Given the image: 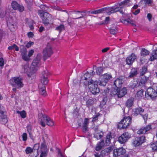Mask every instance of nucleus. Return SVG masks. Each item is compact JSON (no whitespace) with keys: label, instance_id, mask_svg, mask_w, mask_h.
I'll list each match as a JSON object with an SVG mask.
<instances>
[{"label":"nucleus","instance_id":"f257e3e1","mask_svg":"<svg viewBox=\"0 0 157 157\" xmlns=\"http://www.w3.org/2000/svg\"><path fill=\"white\" fill-rule=\"evenodd\" d=\"M129 2V0H125L119 4V7H117L113 6L111 7H106L92 11L90 12L91 14H97L106 12L108 15H110L112 13H115L117 12H119L123 14L124 13L123 10H122V8L124 6H128V4Z\"/></svg>","mask_w":157,"mask_h":157},{"label":"nucleus","instance_id":"f03ea898","mask_svg":"<svg viewBox=\"0 0 157 157\" xmlns=\"http://www.w3.org/2000/svg\"><path fill=\"white\" fill-rule=\"evenodd\" d=\"M41 58V54L40 53L38 54L36 58L33 61L30 68V72L29 73L27 74L28 76L31 77L32 75H35L38 68L40 65Z\"/></svg>","mask_w":157,"mask_h":157},{"label":"nucleus","instance_id":"7ed1b4c3","mask_svg":"<svg viewBox=\"0 0 157 157\" xmlns=\"http://www.w3.org/2000/svg\"><path fill=\"white\" fill-rule=\"evenodd\" d=\"M132 118L130 116H125L121 121L117 124V128L119 129H126L131 124Z\"/></svg>","mask_w":157,"mask_h":157},{"label":"nucleus","instance_id":"20e7f679","mask_svg":"<svg viewBox=\"0 0 157 157\" xmlns=\"http://www.w3.org/2000/svg\"><path fill=\"white\" fill-rule=\"evenodd\" d=\"M40 115L41 116L40 119V124L42 126L45 127L46 124L50 126H52L54 125V123L53 120L49 116L42 113H40Z\"/></svg>","mask_w":157,"mask_h":157},{"label":"nucleus","instance_id":"39448f33","mask_svg":"<svg viewBox=\"0 0 157 157\" xmlns=\"http://www.w3.org/2000/svg\"><path fill=\"white\" fill-rule=\"evenodd\" d=\"M23 79L19 77H14L10 80L11 84L13 86H17V88L22 87L24 86Z\"/></svg>","mask_w":157,"mask_h":157},{"label":"nucleus","instance_id":"423d86ee","mask_svg":"<svg viewBox=\"0 0 157 157\" xmlns=\"http://www.w3.org/2000/svg\"><path fill=\"white\" fill-rule=\"evenodd\" d=\"M98 83L97 81H94L92 80L88 83V87L89 90L93 94H96L100 92L99 89L98 88Z\"/></svg>","mask_w":157,"mask_h":157},{"label":"nucleus","instance_id":"0eeeda50","mask_svg":"<svg viewBox=\"0 0 157 157\" xmlns=\"http://www.w3.org/2000/svg\"><path fill=\"white\" fill-rule=\"evenodd\" d=\"M53 52L52 47L50 44L48 43L46 47L43 51V57L45 61L47 59L50 57Z\"/></svg>","mask_w":157,"mask_h":157},{"label":"nucleus","instance_id":"6e6552de","mask_svg":"<svg viewBox=\"0 0 157 157\" xmlns=\"http://www.w3.org/2000/svg\"><path fill=\"white\" fill-rule=\"evenodd\" d=\"M112 76L111 74L107 73L102 75L99 78V85L101 86H105L108 82L111 79Z\"/></svg>","mask_w":157,"mask_h":157},{"label":"nucleus","instance_id":"1a4fd4ad","mask_svg":"<svg viewBox=\"0 0 157 157\" xmlns=\"http://www.w3.org/2000/svg\"><path fill=\"white\" fill-rule=\"evenodd\" d=\"M42 23L45 26H47L48 24L53 23V18L52 15L48 13H45V15L42 17Z\"/></svg>","mask_w":157,"mask_h":157},{"label":"nucleus","instance_id":"9d476101","mask_svg":"<svg viewBox=\"0 0 157 157\" xmlns=\"http://www.w3.org/2000/svg\"><path fill=\"white\" fill-rule=\"evenodd\" d=\"M126 153V150L123 147L114 149L113 151V156L115 157L121 156V157H128L127 154L124 155Z\"/></svg>","mask_w":157,"mask_h":157},{"label":"nucleus","instance_id":"9b49d317","mask_svg":"<svg viewBox=\"0 0 157 157\" xmlns=\"http://www.w3.org/2000/svg\"><path fill=\"white\" fill-rule=\"evenodd\" d=\"M131 137V135L130 133L125 132L119 137L118 141L121 144H124Z\"/></svg>","mask_w":157,"mask_h":157},{"label":"nucleus","instance_id":"f8f14e48","mask_svg":"<svg viewBox=\"0 0 157 157\" xmlns=\"http://www.w3.org/2000/svg\"><path fill=\"white\" fill-rule=\"evenodd\" d=\"M152 126L151 124H149L143 127L137 131V133L139 135L147 134L151 131Z\"/></svg>","mask_w":157,"mask_h":157},{"label":"nucleus","instance_id":"ddd939ff","mask_svg":"<svg viewBox=\"0 0 157 157\" xmlns=\"http://www.w3.org/2000/svg\"><path fill=\"white\" fill-rule=\"evenodd\" d=\"M51 74L48 71H44L42 73V77L41 80L42 83L47 85L48 82V78L50 77Z\"/></svg>","mask_w":157,"mask_h":157},{"label":"nucleus","instance_id":"4468645a","mask_svg":"<svg viewBox=\"0 0 157 157\" xmlns=\"http://www.w3.org/2000/svg\"><path fill=\"white\" fill-rule=\"evenodd\" d=\"M3 106L0 105V122L2 124H6L7 121L6 113L4 111Z\"/></svg>","mask_w":157,"mask_h":157},{"label":"nucleus","instance_id":"2eb2a0df","mask_svg":"<svg viewBox=\"0 0 157 157\" xmlns=\"http://www.w3.org/2000/svg\"><path fill=\"white\" fill-rule=\"evenodd\" d=\"M144 136L137 137L133 140L132 144L136 147L139 146L145 141Z\"/></svg>","mask_w":157,"mask_h":157},{"label":"nucleus","instance_id":"dca6fc26","mask_svg":"<svg viewBox=\"0 0 157 157\" xmlns=\"http://www.w3.org/2000/svg\"><path fill=\"white\" fill-rule=\"evenodd\" d=\"M82 12L79 11H75L74 14L75 15V18H69L67 20L68 24L71 25L74 24V21H72L73 19H78L81 18L83 17Z\"/></svg>","mask_w":157,"mask_h":157},{"label":"nucleus","instance_id":"f3484780","mask_svg":"<svg viewBox=\"0 0 157 157\" xmlns=\"http://www.w3.org/2000/svg\"><path fill=\"white\" fill-rule=\"evenodd\" d=\"M153 98L157 96V94L155 88L154 89L150 87L148 88L145 93V95Z\"/></svg>","mask_w":157,"mask_h":157},{"label":"nucleus","instance_id":"a211bd4d","mask_svg":"<svg viewBox=\"0 0 157 157\" xmlns=\"http://www.w3.org/2000/svg\"><path fill=\"white\" fill-rule=\"evenodd\" d=\"M136 59V56L134 53H132L127 57L126 59V64L129 65H132Z\"/></svg>","mask_w":157,"mask_h":157},{"label":"nucleus","instance_id":"6ab92c4d","mask_svg":"<svg viewBox=\"0 0 157 157\" xmlns=\"http://www.w3.org/2000/svg\"><path fill=\"white\" fill-rule=\"evenodd\" d=\"M12 7L14 10H17L20 12H23L24 10V7L19 5L16 1H13L11 3Z\"/></svg>","mask_w":157,"mask_h":157},{"label":"nucleus","instance_id":"aec40b11","mask_svg":"<svg viewBox=\"0 0 157 157\" xmlns=\"http://www.w3.org/2000/svg\"><path fill=\"white\" fill-rule=\"evenodd\" d=\"M22 46L23 48L21 49V53L22 59L25 61H29L30 59L27 56V51L24 46Z\"/></svg>","mask_w":157,"mask_h":157},{"label":"nucleus","instance_id":"412c9836","mask_svg":"<svg viewBox=\"0 0 157 157\" xmlns=\"http://www.w3.org/2000/svg\"><path fill=\"white\" fill-rule=\"evenodd\" d=\"M40 149V157H46L48 149H47V146L44 143H43L41 144Z\"/></svg>","mask_w":157,"mask_h":157},{"label":"nucleus","instance_id":"4be33fe9","mask_svg":"<svg viewBox=\"0 0 157 157\" xmlns=\"http://www.w3.org/2000/svg\"><path fill=\"white\" fill-rule=\"evenodd\" d=\"M89 123V119L88 118H86L84 119L82 126V132L85 133L88 130V126Z\"/></svg>","mask_w":157,"mask_h":157},{"label":"nucleus","instance_id":"5701e85b","mask_svg":"<svg viewBox=\"0 0 157 157\" xmlns=\"http://www.w3.org/2000/svg\"><path fill=\"white\" fill-rule=\"evenodd\" d=\"M118 97L121 98L123 97L127 93V89L125 87L120 89L118 88Z\"/></svg>","mask_w":157,"mask_h":157},{"label":"nucleus","instance_id":"b1692460","mask_svg":"<svg viewBox=\"0 0 157 157\" xmlns=\"http://www.w3.org/2000/svg\"><path fill=\"white\" fill-rule=\"evenodd\" d=\"M45 85L40 84L39 86L40 93L42 95L45 97L47 95V93L45 90Z\"/></svg>","mask_w":157,"mask_h":157},{"label":"nucleus","instance_id":"393cba45","mask_svg":"<svg viewBox=\"0 0 157 157\" xmlns=\"http://www.w3.org/2000/svg\"><path fill=\"white\" fill-rule=\"evenodd\" d=\"M157 59V49L154 50L150 55V57L149 60L153 61Z\"/></svg>","mask_w":157,"mask_h":157},{"label":"nucleus","instance_id":"a878e982","mask_svg":"<svg viewBox=\"0 0 157 157\" xmlns=\"http://www.w3.org/2000/svg\"><path fill=\"white\" fill-rule=\"evenodd\" d=\"M7 26L11 31H14L17 28L16 23L15 22H9L7 23Z\"/></svg>","mask_w":157,"mask_h":157},{"label":"nucleus","instance_id":"bb28decb","mask_svg":"<svg viewBox=\"0 0 157 157\" xmlns=\"http://www.w3.org/2000/svg\"><path fill=\"white\" fill-rule=\"evenodd\" d=\"M138 74V71L135 68H132L130 73V75L128 77V78H132L136 76Z\"/></svg>","mask_w":157,"mask_h":157},{"label":"nucleus","instance_id":"cd10ccee","mask_svg":"<svg viewBox=\"0 0 157 157\" xmlns=\"http://www.w3.org/2000/svg\"><path fill=\"white\" fill-rule=\"evenodd\" d=\"M118 28L115 25H113L109 28V32L111 34L115 35L117 32Z\"/></svg>","mask_w":157,"mask_h":157},{"label":"nucleus","instance_id":"c85d7f7f","mask_svg":"<svg viewBox=\"0 0 157 157\" xmlns=\"http://www.w3.org/2000/svg\"><path fill=\"white\" fill-rule=\"evenodd\" d=\"M144 111V109L140 107L137 108L133 109V112L134 113V115L136 116L139 114L142 115V113Z\"/></svg>","mask_w":157,"mask_h":157},{"label":"nucleus","instance_id":"c756f323","mask_svg":"<svg viewBox=\"0 0 157 157\" xmlns=\"http://www.w3.org/2000/svg\"><path fill=\"white\" fill-rule=\"evenodd\" d=\"M134 98L131 97L129 98L126 101L125 105L128 108H130L133 105L134 103Z\"/></svg>","mask_w":157,"mask_h":157},{"label":"nucleus","instance_id":"7c9ffc66","mask_svg":"<svg viewBox=\"0 0 157 157\" xmlns=\"http://www.w3.org/2000/svg\"><path fill=\"white\" fill-rule=\"evenodd\" d=\"M122 84V80L121 79L117 78L114 82L113 85L117 88H119L121 86Z\"/></svg>","mask_w":157,"mask_h":157},{"label":"nucleus","instance_id":"2f4dec72","mask_svg":"<svg viewBox=\"0 0 157 157\" xmlns=\"http://www.w3.org/2000/svg\"><path fill=\"white\" fill-rule=\"evenodd\" d=\"M104 145V141L102 140L101 142H98L97 144L95 147V150L99 151L101 150Z\"/></svg>","mask_w":157,"mask_h":157},{"label":"nucleus","instance_id":"473e14b6","mask_svg":"<svg viewBox=\"0 0 157 157\" xmlns=\"http://www.w3.org/2000/svg\"><path fill=\"white\" fill-rule=\"evenodd\" d=\"M113 139L111 133H109L106 136L105 143L107 145H109L111 143V141Z\"/></svg>","mask_w":157,"mask_h":157},{"label":"nucleus","instance_id":"72a5a7b5","mask_svg":"<svg viewBox=\"0 0 157 157\" xmlns=\"http://www.w3.org/2000/svg\"><path fill=\"white\" fill-rule=\"evenodd\" d=\"M94 101L92 99H89L86 102V106L89 108L92 107L94 104Z\"/></svg>","mask_w":157,"mask_h":157},{"label":"nucleus","instance_id":"f704fd0d","mask_svg":"<svg viewBox=\"0 0 157 157\" xmlns=\"http://www.w3.org/2000/svg\"><path fill=\"white\" fill-rule=\"evenodd\" d=\"M141 53V56H145L149 55L150 52L146 49L143 48L142 49Z\"/></svg>","mask_w":157,"mask_h":157},{"label":"nucleus","instance_id":"c9c22d12","mask_svg":"<svg viewBox=\"0 0 157 157\" xmlns=\"http://www.w3.org/2000/svg\"><path fill=\"white\" fill-rule=\"evenodd\" d=\"M148 79V77L144 76L141 77L140 83H141L142 85H144L147 83Z\"/></svg>","mask_w":157,"mask_h":157},{"label":"nucleus","instance_id":"e433bc0d","mask_svg":"<svg viewBox=\"0 0 157 157\" xmlns=\"http://www.w3.org/2000/svg\"><path fill=\"white\" fill-rule=\"evenodd\" d=\"M65 29L64 26L63 24H61L60 25L57 26L55 29L56 30L59 32L60 33L62 31Z\"/></svg>","mask_w":157,"mask_h":157},{"label":"nucleus","instance_id":"4c0bfd02","mask_svg":"<svg viewBox=\"0 0 157 157\" xmlns=\"http://www.w3.org/2000/svg\"><path fill=\"white\" fill-rule=\"evenodd\" d=\"M103 133L101 131L100 132H97L94 133V136L98 139H100L102 138Z\"/></svg>","mask_w":157,"mask_h":157},{"label":"nucleus","instance_id":"58836bf2","mask_svg":"<svg viewBox=\"0 0 157 157\" xmlns=\"http://www.w3.org/2000/svg\"><path fill=\"white\" fill-rule=\"evenodd\" d=\"M14 49L16 51H18L19 50V48L15 44H14L12 46H10L8 47V49L10 50H11Z\"/></svg>","mask_w":157,"mask_h":157},{"label":"nucleus","instance_id":"ea45409f","mask_svg":"<svg viewBox=\"0 0 157 157\" xmlns=\"http://www.w3.org/2000/svg\"><path fill=\"white\" fill-rule=\"evenodd\" d=\"M147 72V68L146 67L144 66L142 67L140 72L141 76H143Z\"/></svg>","mask_w":157,"mask_h":157},{"label":"nucleus","instance_id":"a19ab883","mask_svg":"<svg viewBox=\"0 0 157 157\" xmlns=\"http://www.w3.org/2000/svg\"><path fill=\"white\" fill-rule=\"evenodd\" d=\"M17 113L20 114L21 117L23 118H24L26 117V113L25 111L24 110L22 111H17Z\"/></svg>","mask_w":157,"mask_h":157},{"label":"nucleus","instance_id":"79ce46f5","mask_svg":"<svg viewBox=\"0 0 157 157\" xmlns=\"http://www.w3.org/2000/svg\"><path fill=\"white\" fill-rule=\"evenodd\" d=\"M144 90H141L138 91L136 94V96L139 98H141L143 95Z\"/></svg>","mask_w":157,"mask_h":157},{"label":"nucleus","instance_id":"37998d69","mask_svg":"<svg viewBox=\"0 0 157 157\" xmlns=\"http://www.w3.org/2000/svg\"><path fill=\"white\" fill-rule=\"evenodd\" d=\"M45 13L44 12V11L42 10H38V15L40 16V18L42 19V17L45 16Z\"/></svg>","mask_w":157,"mask_h":157},{"label":"nucleus","instance_id":"c03bdc74","mask_svg":"<svg viewBox=\"0 0 157 157\" xmlns=\"http://www.w3.org/2000/svg\"><path fill=\"white\" fill-rule=\"evenodd\" d=\"M84 80L85 81H89L91 76L88 73V71H87V73L84 74Z\"/></svg>","mask_w":157,"mask_h":157},{"label":"nucleus","instance_id":"a18cd8bd","mask_svg":"<svg viewBox=\"0 0 157 157\" xmlns=\"http://www.w3.org/2000/svg\"><path fill=\"white\" fill-rule=\"evenodd\" d=\"M26 153L28 154L29 153H31L33 152V149L30 147H27L25 149Z\"/></svg>","mask_w":157,"mask_h":157},{"label":"nucleus","instance_id":"49530a36","mask_svg":"<svg viewBox=\"0 0 157 157\" xmlns=\"http://www.w3.org/2000/svg\"><path fill=\"white\" fill-rule=\"evenodd\" d=\"M103 71V69L102 67H98L96 70V73L98 75H101Z\"/></svg>","mask_w":157,"mask_h":157},{"label":"nucleus","instance_id":"de8ad7c7","mask_svg":"<svg viewBox=\"0 0 157 157\" xmlns=\"http://www.w3.org/2000/svg\"><path fill=\"white\" fill-rule=\"evenodd\" d=\"M151 147L153 151H157V140L155 144H153L151 145Z\"/></svg>","mask_w":157,"mask_h":157},{"label":"nucleus","instance_id":"09e8293b","mask_svg":"<svg viewBox=\"0 0 157 157\" xmlns=\"http://www.w3.org/2000/svg\"><path fill=\"white\" fill-rule=\"evenodd\" d=\"M57 157H66L65 155H63L61 152L60 149H57Z\"/></svg>","mask_w":157,"mask_h":157},{"label":"nucleus","instance_id":"8fccbe9b","mask_svg":"<svg viewBox=\"0 0 157 157\" xmlns=\"http://www.w3.org/2000/svg\"><path fill=\"white\" fill-rule=\"evenodd\" d=\"M146 4H147L149 6H151L153 2L152 0H143Z\"/></svg>","mask_w":157,"mask_h":157},{"label":"nucleus","instance_id":"3c124183","mask_svg":"<svg viewBox=\"0 0 157 157\" xmlns=\"http://www.w3.org/2000/svg\"><path fill=\"white\" fill-rule=\"evenodd\" d=\"M130 20V19H122L121 20V21L125 25H128L129 24Z\"/></svg>","mask_w":157,"mask_h":157},{"label":"nucleus","instance_id":"603ef678","mask_svg":"<svg viewBox=\"0 0 157 157\" xmlns=\"http://www.w3.org/2000/svg\"><path fill=\"white\" fill-rule=\"evenodd\" d=\"M118 88L117 89H113L111 91V95L112 96L117 95L118 96Z\"/></svg>","mask_w":157,"mask_h":157},{"label":"nucleus","instance_id":"864d4df0","mask_svg":"<svg viewBox=\"0 0 157 157\" xmlns=\"http://www.w3.org/2000/svg\"><path fill=\"white\" fill-rule=\"evenodd\" d=\"M113 150V147H109L108 148H106L105 149V151H101V152L102 153L103 151L104 152L105 151L107 153H109L111 151H112Z\"/></svg>","mask_w":157,"mask_h":157},{"label":"nucleus","instance_id":"5fc2aeb1","mask_svg":"<svg viewBox=\"0 0 157 157\" xmlns=\"http://www.w3.org/2000/svg\"><path fill=\"white\" fill-rule=\"evenodd\" d=\"M110 21V17H107L105 18L104 21V22L102 23V24L107 25L109 23Z\"/></svg>","mask_w":157,"mask_h":157},{"label":"nucleus","instance_id":"6e6d98bb","mask_svg":"<svg viewBox=\"0 0 157 157\" xmlns=\"http://www.w3.org/2000/svg\"><path fill=\"white\" fill-rule=\"evenodd\" d=\"M27 130L28 132L29 135H31V130H32V127L30 125H28L27 126Z\"/></svg>","mask_w":157,"mask_h":157},{"label":"nucleus","instance_id":"4d7b16f0","mask_svg":"<svg viewBox=\"0 0 157 157\" xmlns=\"http://www.w3.org/2000/svg\"><path fill=\"white\" fill-rule=\"evenodd\" d=\"M143 119L144 120V123L145 124L147 123V121L148 119V114L147 113L145 114L144 115H142Z\"/></svg>","mask_w":157,"mask_h":157},{"label":"nucleus","instance_id":"13d9d810","mask_svg":"<svg viewBox=\"0 0 157 157\" xmlns=\"http://www.w3.org/2000/svg\"><path fill=\"white\" fill-rule=\"evenodd\" d=\"M22 140L24 141H26L27 139V135L26 133H24L22 135Z\"/></svg>","mask_w":157,"mask_h":157},{"label":"nucleus","instance_id":"bf43d9fd","mask_svg":"<svg viewBox=\"0 0 157 157\" xmlns=\"http://www.w3.org/2000/svg\"><path fill=\"white\" fill-rule=\"evenodd\" d=\"M34 44V43L33 42L30 41L26 44L25 47L26 48H30L32 45H33Z\"/></svg>","mask_w":157,"mask_h":157},{"label":"nucleus","instance_id":"052dcab7","mask_svg":"<svg viewBox=\"0 0 157 157\" xmlns=\"http://www.w3.org/2000/svg\"><path fill=\"white\" fill-rule=\"evenodd\" d=\"M40 7L43 11H46L47 10L48 7L45 5H40Z\"/></svg>","mask_w":157,"mask_h":157},{"label":"nucleus","instance_id":"680f3d73","mask_svg":"<svg viewBox=\"0 0 157 157\" xmlns=\"http://www.w3.org/2000/svg\"><path fill=\"white\" fill-rule=\"evenodd\" d=\"M99 115V113H98L96 115L93 117L92 122H94L98 119V117Z\"/></svg>","mask_w":157,"mask_h":157},{"label":"nucleus","instance_id":"e2e57ef3","mask_svg":"<svg viewBox=\"0 0 157 157\" xmlns=\"http://www.w3.org/2000/svg\"><path fill=\"white\" fill-rule=\"evenodd\" d=\"M40 144H36L34 145L33 149L38 150L39 148Z\"/></svg>","mask_w":157,"mask_h":157},{"label":"nucleus","instance_id":"0e129e2a","mask_svg":"<svg viewBox=\"0 0 157 157\" xmlns=\"http://www.w3.org/2000/svg\"><path fill=\"white\" fill-rule=\"evenodd\" d=\"M34 52V51L33 50H30L28 52V57L29 58L30 57L32 56V55L33 54Z\"/></svg>","mask_w":157,"mask_h":157},{"label":"nucleus","instance_id":"69168bd1","mask_svg":"<svg viewBox=\"0 0 157 157\" xmlns=\"http://www.w3.org/2000/svg\"><path fill=\"white\" fill-rule=\"evenodd\" d=\"M93 129L95 131V132L96 133L97 132H100V130H99L98 127V126H94L93 128Z\"/></svg>","mask_w":157,"mask_h":157},{"label":"nucleus","instance_id":"338daca9","mask_svg":"<svg viewBox=\"0 0 157 157\" xmlns=\"http://www.w3.org/2000/svg\"><path fill=\"white\" fill-rule=\"evenodd\" d=\"M4 60L2 58H0V67H3L4 65Z\"/></svg>","mask_w":157,"mask_h":157},{"label":"nucleus","instance_id":"774afa93","mask_svg":"<svg viewBox=\"0 0 157 157\" xmlns=\"http://www.w3.org/2000/svg\"><path fill=\"white\" fill-rule=\"evenodd\" d=\"M27 36L29 38H32L34 36V34L33 33L30 32L27 33Z\"/></svg>","mask_w":157,"mask_h":157}]
</instances>
